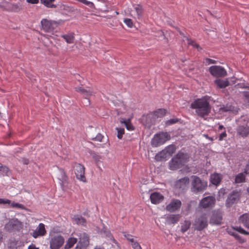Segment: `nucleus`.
<instances>
[{
	"mask_svg": "<svg viewBox=\"0 0 249 249\" xmlns=\"http://www.w3.org/2000/svg\"><path fill=\"white\" fill-rule=\"evenodd\" d=\"M77 242V239L74 237H70L66 241V243L65 245V249H71L75 244Z\"/></svg>",
	"mask_w": 249,
	"mask_h": 249,
	"instance_id": "28",
	"label": "nucleus"
},
{
	"mask_svg": "<svg viewBox=\"0 0 249 249\" xmlns=\"http://www.w3.org/2000/svg\"><path fill=\"white\" fill-rule=\"evenodd\" d=\"M124 235L127 239V240L130 241L131 243L134 241L132 235L126 233H124Z\"/></svg>",
	"mask_w": 249,
	"mask_h": 249,
	"instance_id": "54",
	"label": "nucleus"
},
{
	"mask_svg": "<svg viewBox=\"0 0 249 249\" xmlns=\"http://www.w3.org/2000/svg\"><path fill=\"white\" fill-rule=\"evenodd\" d=\"M180 217L179 214H171L166 217V221L169 224H175L179 221Z\"/></svg>",
	"mask_w": 249,
	"mask_h": 249,
	"instance_id": "25",
	"label": "nucleus"
},
{
	"mask_svg": "<svg viewBox=\"0 0 249 249\" xmlns=\"http://www.w3.org/2000/svg\"><path fill=\"white\" fill-rule=\"evenodd\" d=\"M94 249H105V248L103 247L100 246H96L95 247Z\"/></svg>",
	"mask_w": 249,
	"mask_h": 249,
	"instance_id": "59",
	"label": "nucleus"
},
{
	"mask_svg": "<svg viewBox=\"0 0 249 249\" xmlns=\"http://www.w3.org/2000/svg\"><path fill=\"white\" fill-rule=\"evenodd\" d=\"M62 37H63L68 44L73 43L75 38L73 33L63 35L62 36Z\"/></svg>",
	"mask_w": 249,
	"mask_h": 249,
	"instance_id": "30",
	"label": "nucleus"
},
{
	"mask_svg": "<svg viewBox=\"0 0 249 249\" xmlns=\"http://www.w3.org/2000/svg\"><path fill=\"white\" fill-rule=\"evenodd\" d=\"M166 112V109L160 108L154 112V116L157 118H161L165 115Z\"/></svg>",
	"mask_w": 249,
	"mask_h": 249,
	"instance_id": "33",
	"label": "nucleus"
},
{
	"mask_svg": "<svg viewBox=\"0 0 249 249\" xmlns=\"http://www.w3.org/2000/svg\"><path fill=\"white\" fill-rule=\"evenodd\" d=\"M192 222L190 220H185L180 223V231L182 233L187 231L190 228Z\"/></svg>",
	"mask_w": 249,
	"mask_h": 249,
	"instance_id": "27",
	"label": "nucleus"
},
{
	"mask_svg": "<svg viewBox=\"0 0 249 249\" xmlns=\"http://www.w3.org/2000/svg\"><path fill=\"white\" fill-rule=\"evenodd\" d=\"M188 43L189 45H192L195 48L197 49L198 50H200L202 48L197 44L195 41L192 40L191 38H187Z\"/></svg>",
	"mask_w": 249,
	"mask_h": 249,
	"instance_id": "40",
	"label": "nucleus"
},
{
	"mask_svg": "<svg viewBox=\"0 0 249 249\" xmlns=\"http://www.w3.org/2000/svg\"><path fill=\"white\" fill-rule=\"evenodd\" d=\"M222 220V213L219 211H214L210 219V223L220 225Z\"/></svg>",
	"mask_w": 249,
	"mask_h": 249,
	"instance_id": "16",
	"label": "nucleus"
},
{
	"mask_svg": "<svg viewBox=\"0 0 249 249\" xmlns=\"http://www.w3.org/2000/svg\"><path fill=\"white\" fill-rule=\"evenodd\" d=\"M206 138H207L208 139H209V140H211V141H213V139L212 138H211V137H208V136H206Z\"/></svg>",
	"mask_w": 249,
	"mask_h": 249,
	"instance_id": "62",
	"label": "nucleus"
},
{
	"mask_svg": "<svg viewBox=\"0 0 249 249\" xmlns=\"http://www.w3.org/2000/svg\"><path fill=\"white\" fill-rule=\"evenodd\" d=\"M124 22L129 28H132L133 26V21L130 18H124Z\"/></svg>",
	"mask_w": 249,
	"mask_h": 249,
	"instance_id": "46",
	"label": "nucleus"
},
{
	"mask_svg": "<svg viewBox=\"0 0 249 249\" xmlns=\"http://www.w3.org/2000/svg\"><path fill=\"white\" fill-rule=\"evenodd\" d=\"M164 199V196L158 192H153L151 194L150 199L151 203L153 204H158L162 202Z\"/></svg>",
	"mask_w": 249,
	"mask_h": 249,
	"instance_id": "17",
	"label": "nucleus"
},
{
	"mask_svg": "<svg viewBox=\"0 0 249 249\" xmlns=\"http://www.w3.org/2000/svg\"><path fill=\"white\" fill-rule=\"evenodd\" d=\"M9 172V168L3 165L0 163V176H5L7 175Z\"/></svg>",
	"mask_w": 249,
	"mask_h": 249,
	"instance_id": "37",
	"label": "nucleus"
},
{
	"mask_svg": "<svg viewBox=\"0 0 249 249\" xmlns=\"http://www.w3.org/2000/svg\"><path fill=\"white\" fill-rule=\"evenodd\" d=\"M209 72L213 76L215 77H224L227 75V71L221 66H212L209 68Z\"/></svg>",
	"mask_w": 249,
	"mask_h": 249,
	"instance_id": "11",
	"label": "nucleus"
},
{
	"mask_svg": "<svg viewBox=\"0 0 249 249\" xmlns=\"http://www.w3.org/2000/svg\"><path fill=\"white\" fill-rule=\"evenodd\" d=\"M247 191L248 193L249 194V187L247 188Z\"/></svg>",
	"mask_w": 249,
	"mask_h": 249,
	"instance_id": "64",
	"label": "nucleus"
},
{
	"mask_svg": "<svg viewBox=\"0 0 249 249\" xmlns=\"http://www.w3.org/2000/svg\"><path fill=\"white\" fill-rule=\"evenodd\" d=\"M117 130V137L119 139H121L123 137V135L124 134V128H116Z\"/></svg>",
	"mask_w": 249,
	"mask_h": 249,
	"instance_id": "44",
	"label": "nucleus"
},
{
	"mask_svg": "<svg viewBox=\"0 0 249 249\" xmlns=\"http://www.w3.org/2000/svg\"><path fill=\"white\" fill-rule=\"evenodd\" d=\"M169 156L166 154L164 150H162L159 152L155 156V159L156 161H160L162 160H166L169 158Z\"/></svg>",
	"mask_w": 249,
	"mask_h": 249,
	"instance_id": "23",
	"label": "nucleus"
},
{
	"mask_svg": "<svg viewBox=\"0 0 249 249\" xmlns=\"http://www.w3.org/2000/svg\"><path fill=\"white\" fill-rule=\"evenodd\" d=\"M120 123L122 124H124L128 130L130 131L134 130V127L131 123L130 119L126 120L124 118H122L120 120Z\"/></svg>",
	"mask_w": 249,
	"mask_h": 249,
	"instance_id": "29",
	"label": "nucleus"
},
{
	"mask_svg": "<svg viewBox=\"0 0 249 249\" xmlns=\"http://www.w3.org/2000/svg\"><path fill=\"white\" fill-rule=\"evenodd\" d=\"M11 204V200L7 199L0 198V204Z\"/></svg>",
	"mask_w": 249,
	"mask_h": 249,
	"instance_id": "51",
	"label": "nucleus"
},
{
	"mask_svg": "<svg viewBox=\"0 0 249 249\" xmlns=\"http://www.w3.org/2000/svg\"><path fill=\"white\" fill-rule=\"evenodd\" d=\"M234 230L238 231L239 232L243 234H245V235H248L249 234V232L246 231L244 229H243L242 227H238V226H236V227H233L232 228Z\"/></svg>",
	"mask_w": 249,
	"mask_h": 249,
	"instance_id": "43",
	"label": "nucleus"
},
{
	"mask_svg": "<svg viewBox=\"0 0 249 249\" xmlns=\"http://www.w3.org/2000/svg\"><path fill=\"white\" fill-rule=\"evenodd\" d=\"M22 228V223L17 218H13L9 220L4 226L5 231L8 232L19 231Z\"/></svg>",
	"mask_w": 249,
	"mask_h": 249,
	"instance_id": "6",
	"label": "nucleus"
},
{
	"mask_svg": "<svg viewBox=\"0 0 249 249\" xmlns=\"http://www.w3.org/2000/svg\"><path fill=\"white\" fill-rule=\"evenodd\" d=\"M205 62L208 64L210 65L211 64H216V61L213 59H212L210 58H207L205 59Z\"/></svg>",
	"mask_w": 249,
	"mask_h": 249,
	"instance_id": "52",
	"label": "nucleus"
},
{
	"mask_svg": "<svg viewBox=\"0 0 249 249\" xmlns=\"http://www.w3.org/2000/svg\"><path fill=\"white\" fill-rule=\"evenodd\" d=\"M189 157L187 154L178 152L169 162V168L174 170L180 168L189 160Z\"/></svg>",
	"mask_w": 249,
	"mask_h": 249,
	"instance_id": "2",
	"label": "nucleus"
},
{
	"mask_svg": "<svg viewBox=\"0 0 249 249\" xmlns=\"http://www.w3.org/2000/svg\"><path fill=\"white\" fill-rule=\"evenodd\" d=\"M215 84L220 89H224L229 85L227 79H217L214 81Z\"/></svg>",
	"mask_w": 249,
	"mask_h": 249,
	"instance_id": "24",
	"label": "nucleus"
},
{
	"mask_svg": "<svg viewBox=\"0 0 249 249\" xmlns=\"http://www.w3.org/2000/svg\"><path fill=\"white\" fill-rule=\"evenodd\" d=\"M164 150L169 157H170L175 152L176 148L175 145L171 144L167 146Z\"/></svg>",
	"mask_w": 249,
	"mask_h": 249,
	"instance_id": "31",
	"label": "nucleus"
},
{
	"mask_svg": "<svg viewBox=\"0 0 249 249\" xmlns=\"http://www.w3.org/2000/svg\"><path fill=\"white\" fill-rule=\"evenodd\" d=\"M28 249H39L38 248H36L35 245L32 244L28 247Z\"/></svg>",
	"mask_w": 249,
	"mask_h": 249,
	"instance_id": "57",
	"label": "nucleus"
},
{
	"mask_svg": "<svg viewBox=\"0 0 249 249\" xmlns=\"http://www.w3.org/2000/svg\"><path fill=\"white\" fill-rule=\"evenodd\" d=\"M208 186L207 181L201 179L196 176L191 177V190L195 194L202 192L205 191Z\"/></svg>",
	"mask_w": 249,
	"mask_h": 249,
	"instance_id": "3",
	"label": "nucleus"
},
{
	"mask_svg": "<svg viewBox=\"0 0 249 249\" xmlns=\"http://www.w3.org/2000/svg\"><path fill=\"white\" fill-rule=\"evenodd\" d=\"M208 226V219L206 214H202L199 217L196 218L193 226L194 229L197 231H202Z\"/></svg>",
	"mask_w": 249,
	"mask_h": 249,
	"instance_id": "7",
	"label": "nucleus"
},
{
	"mask_svg": "<svg viewBox=\"0 0 249 249\" xmlns=\"http://www.w3.org/2000/svg\"><path fill=\"white\" fill-rule=\"evenodd\" d=\"M189 183V178L185 177L179 179L176 183V187L179 189H184Z\"/></svg>",
	"mask_w": 249,
	"mask_h": 249,
	"instance_id": "18",
	"label": "nucleus"
},
{
	"mask_svg": "<svg viewBox=\"0 0 249 249\" xmlns=\"http://www.w3.org/2000/svg\"><path fill=\"white\" fill-rule=\"evenodd\" d=\"M219 128V130H221V129H225V128L224 127L223 125H220L219 126V128Z\"/></svg>",
	"mask_w": 249,
	"mask_h": 249,
	"instance_id": "60",
	"label": "nucleus"
},
{
	"mask_svg": "<svg viewBox=\"0 0 249 249\" xmlns=\"http://www.w3.org/2000/svg\"><path fill=\"white\" fill-rule=\"evenodd\" d=\"M180 200L174 199L166 206V210L169 212H174L178 210L181 206Z\"/></svg>",
	"mask_w": 249,
	"mask_h": 249,
	"instance_id": "12",
	"label": "nucleus"
},
{
	"mask_svg": "<svg viewBox=\"0 0 249 249\" xmlns=\"http://www.w3.org/2000/svg\"><path fill=\"white\" fill-rule=\"evenodd\" d=\"M62 20L58 21L48 20L47 19H42L41 21V24L42 29L47 32H51L53 31L56 27L60 25Z\"/></svg>",
	"mask_w": 249,
	"mask_h": 249,
	"instance_id": "5",
	"label": "nucleus"
},
{
	"mask_svg": "<svg viewBox=\"0 0 249 249\" xmlns=\"http://www.w3.org/2000/svg\"><path fill=\"white\" fill-rule=\"evenodd\" d=\"M74 168L76 178L81 181L86 182V178L85 176V168L84 165L80 163H75Z\"/></svg>",
	"mask_w": 249,
	"mask_h": 249,
	"instance_id": "9",
	"label": "nucleus"
},
{
	"mask_svg": "<svg viewBox=\"0 0 249 249\" xmlns=\"http://www.w3.org/2000/svg\"><path fill=\"white\" fill-rule=\"evenodd\" d=\"M78 236L79 240L77 245L80 246L81 248L86 249L89 243V236L86 233L83 232L80 233Z\"/></svg>",
	"mask_w": 249,
	"mask_h": 249,
	"instance_id": "13",
	"label": "nucleus"
},
{
	"mask_svg": "<svg viewBox=\"0 0 249 249\" xmlns=\"http://www.w3.org/2000/svg\"><path fill=\"white\" fill-rule=\"evenodd\" d=\"M239 198V194L238 192L233 191L227 200V204L229 205L232 204L238 200Z\"/></svg>",
	"mask_w": 249,
	"mask_h": 249,
	"instance_id": "20",
	"label": "nucleus"
},
{
	"mask_svg": "<svg viewBox=\"0 0 249 249\" xmlns=\"http://www.w3.org/2000/svg\"><path fill=\"white\" fill-rule=\"evenodd\" d=\"M72 221L78 225H85L86 220L85 218L80 215H75L72 218Z\"/></svg>",
	"mask_w": 249,
	"mask_h": 249,
	"instance_id": "26",
	"label": "nucleus"
},
{
	"mask_svg": "<svg viewBox=\"0 0 249 249\" xmlns=\"http://www.w3.org/2000/svg\"><path fill=\"white\" fill-rule=\"evenodd\" d=\"M104 138V136L101 134L100 133H98L95 137L93 138L92 139L93 141H98V142H102V140Z\"/></svg>",
	"mask_w": 249,
	"mask_h": 249,
	"instance_id": "48",
	"label": "nucleus"
},
{
	"mask_svg": "<svg viewBox=\"0 0 249 249\" xmlns=\"http://www.w3.org/2000/svg\"><path fill=\"white\" fill-rule=\"evenodd\" d=\"M227 137V133L225 130L223 132L221 133L219 136L218 140L219 141H223Z\"/></svg>",
	"mask_w": 249,
	"mask_h": 249,
	"instance_id": "53",
	"label": "nucleus"
},
{
	"mask_svg": "<svg viewBox=\"0 0 249 249\" xmlns=\"http://www.w3.org/2000/svg\"><path fill=\"white\" fill-rule=\"evenodd\" d=\"M41 3L50 8H55L56 5L53 4L55 0H40Z\"/></svg>",
	"mask_w": 249,
	"mask_h": 249,
	"instance_id": "34",
	"label": "nucleus"
},
{
	"mask_svg": "<svg viewBox=\"0 0 249 249\" xmlns=\"http://www.w3.org/2000/svg\"><path fill=\"white\" fill-rule=\"evenodd\" d=\"M244 96L249 102V92H245Z\"/></svg>",
	"mask_w": 249,
	"mask_h": 249,
	"instance_id": "58",
	"label": "nucleus"
},
{
	"mask_svg": "<svg viewBox=\"0 0 249 249\" xmlns=\"http://www.w3.org/2000/svg\"><path fill=\"white\" fill-rule=\"evenodd\" d=\"M239 222L249 229V214L245 213L241 215L239 218Z\"/></svg>",
	"mask_w": 249,
	"mask_h": 249,
	"instance_id": "22",
	"label": "nucleus"
},
{
	"mask_svg": "<svg viewBox=\"0 0 249 249\" xmlns=\"http://www.w3.org/2000/svg\"><path fill=\"white\" fill-rule=\"evenodd\" d=\"M222 179V176L220 174L214 173L211 175L210 181L212 184L218 186L220 184Z\"/></svg>",
	"mask_w": 249,
	"mask_h": 249,
	"instance_id": "19",
	"label": "nucleus"
},
{
	"mask_svg": "<svg viewBox=\"0 0 249 249\" xmlns=\"http://www.w3.org/2000/svg\"><path fill=\"white\" fill-rule=\"evenodd\" d=\"M75 90L81 93L86 99L93 94V91L91 89H85L81 87L75 88Z\"/></svg>",
	"mask_w": 249,
	"mask_h": 249,
	"instance_id": "21",
	"label": "nucleus"
},
{
	"mask_svg": "<svg viewBox=\"0 0 249 249\" xmlns=\"http://www.w3.org/2000/svg\"><path fill=\"white\" fill-rule=\"evenodd\" d=\"M83 249V248H81V247L78 245L76 246V247L75 248V249Z\"/></svg>",
	"mask_w": 249,
	"mask_h": 249,
	"instance_id": "61",
	"label": "nucleus"
},
{
	"mask_svg": "<svg viewBox=\"0 0 249 249\" xmlns=\"http://www.w3.org/2000/svg\"><path fill=\"white\" fill-rule=\"evenodd\" d=\"M29 161L28 160H25L24 161V163L25 164H27L28 163Z\"/></svg>",
	"mask_w": 249,
	"mask_h": 249,
	"instance_id": "63",
	"label": "nucleus"
},
{
	"mask_svg": "<svg viewBox=\"0 0 249 249\" xmlns=\"http://www.w3.org/2000/svg\"><path fill=\"white\" fill-rule=\"evenodd\" d=\"M64 243V238L60 235H55L51 237L50 240L51 249H59Z\"/></svg>",
	"mask_w": 249,
	"mask_h": 249,
	"instance_id": "8",
	"label": "nucleus"
},
{
	"mask_svg": "<svg viewBox=\"0 0 249 249\" xmlns=\"http://www.w3.org/2000/svg\"><path fill=\"white\" fill-rule=\"evenodd\" d=\"M131 246L134 249H142L138 242L134 240L131 242Z\"/></svg>",
	"mask_w": 249,
	"mask_h": 249,
	"instance_id": "47",
	"label": "nucleus"
},
{
	"mask_svg": "<svg viewBox=\"0 0 249 249\" xmlns=\"http://www.w3.org/2000/svg\"><path fill=\"white\" fill-rule=\"evenodd\" d=\"M246 176L243 173L238 174L235 176V183H242L245 181Z\"/></svg>",
	"mask_w": 249,
	"mask_h": 249,
	"instance_id": "32",
	"label": "nucleus"
},
{
	"mask_svg": "<svg viewBox=\"0 0 249 249\" xmlns=\"http://www.w3.org/2000/svg\"><path fill=\"white\" fill-rule=\"evenodd\" d=\"M237 135L239 137L246 138L249 136V126L247 125H239L236 128Z\"/></svg>",
	"mask_w": 249,
	"mask_h": 249,
	"instance_id": "15",
	"label": "nucleus"
},
{
	"mask_svg": "<svg viewBox=\"0 0 249 249\" xmlns=\"http://www.w3.org/2000/svg\"><path fill=\"white\" fill-rule=\"evenodd\" d=\"M47 231L45 229V225L43 223H40L36 229L33 231L31 235L34 238H37L38 237L45 235Z\"/></svg>",
	"mask_w": 249,
	"mask_h": 249,
	"instance_id": "14",
	"label": "nucleus"
},
{
	"mask_svg": "<svg viewBox=\"0 0 249 249\" xmlns=\"http://www.w3.org/2000/svg\"><path fill=\"white\" fill-rule=\"evenodd\" d=\"M92 158L97 165L102 162L104 160V157L103 156L96 153L93 155Z\"/></svg>",
	"mask_w": 249,
	"mask_h": 249,
	"instance_id": "35",
	"label": "nucleus"
},
{
	"mask_svg": "<svg viewBox=\"0 0 249 249\" xmlns=\"http://www.w3.org/2000/svg\"><path fill=\"white\" fill-rule=\"evenodd\" d=\"M20 244V242L18 241H14L11 242L10 244V247L12 248V249H18L17 246H15V245H17L18 244Z\"/></svg>",
	"mask_w": 249,
	"mask_h": 249,
	"instance_id": "50",
	"label": "nucleus"
},
{
	"mask_svg": "<svg viewBox=\"0 0 249 249\" xmlns=\"http://www.w3.org/2000/svg\"><path fill=\"white\" fill-rule=\"evenodd\" d=\"M10 10L14 12H18L21 9V6L18 4H10Z\"/></svg>",
	"mask_w": 249,
	"mask_h": 249,
	"instance_id": "39",
	"label": "nucleus"
},
{
	"mask_svg": "<svg viewBox=\"0 0 249 249\" xmlns=\"http://www.w3.org/2000/svg\"><path fill=\"white\" fill-rule=\"evenodd\" d=\"M171 138L170 135L167 132H161L155 134L151 141V144L158 147L164 144Z\"/></svg>",
	"mask_w": 249,
	"mask_h": 249,
	"instance_id": "4",
	"label": "nucleus"
},
{
	"mask_svg": "<svg viewBox=\"0 0 249 249\" xmlns=\"http://www.w3.org/2000/svg\"><path fill=\"white\" fill-rule=\"evenodd\" d=\"M26 1L31 4H37L39 2V0H26Z\"/></svg>",
	"mask_w": 249,
	"mask_h": 249,
	"instance_id": "55",
	"label": "nucleus"
},
{
	"mask_svg": "<svg viewBox=\"0 0 249 249\" xmlns=\"http://www.w3.org/2000/svg\"><path fill=\"white\" fill-rule=\"evenodd\" d=\"M76 1L82 3L83 4L89 6V7L91 8H93L95 7V5L94 3L91 1H89L87 0H76Z\"/></svg>",
	"mask_w": 249,
	"mask_h": 249,
	"instance_id": "41",
	"label": "nucleus"
},
{
	"mask_svg": "<svg viewBox=\"0 0 249 249\" xmlns=\"http://www.w3.org/2000/svg\"><path fill=\"white\" fill-rule=\"evenodd\" d=\"M178 121H179V120L177 118L171 119L169 120H167L165 122V124L166 125H170L171 124H173L178 123Z\"/></svg>",
	"mask_w": 249,
	"mask_h": 249,
	"instance_id": "45",
	"label": "nucleus"
},
{
	"mask_svg": "<svg viewBox=\"0 0 249 249\" xmlns=\"http://www.w3.org/2000/svg\"><path fill=\"white\" fill-rule=\"evenodd\" d=\"M229 233L231 235L233 236L240 243H243L245 242V240L242 237H241L237 233L231 232H229Z\"/></svg>",
	"mask_w": 249,
	"mask_h": 249,
	"instance_id": "42",
	"label": "nucleus"
},
{
	"mask_svg": "<svg viewBox=\"0 0 249 249\" xmlns=\"http://www.w3.org/2000/svg\"><path fill=\"white\" fill-rule=\"evenodd\" d=\"M215 199L213 196H208L202 198L199 203V207L204 208H212L215 203Z\"/></svg>",
	"mask_w": 249,
	"mask_h": 249,
	"instance_id": "10",
	"label": "nucleus"
},
{
	"mask_svg": "<svg viewBox=\"0 0 249 249\" xmlns=\"http://www.w3.org/2000/svg\"><path fill=\"white\" fill-rule=\"evenodd\" d=\"M61 173H62V183L64 184L65 183L67 182L68 177H67V175H66L65 172L63 170H62L61 171Z\"/></svg>",
	"mask_w": 249,
	"mask_h": 249,
	"instance_id": "49",
	"label": "nucleus"
},
{
	"mask_svg": "<svg viewBox=\"0 0 249 249\" xmlns=\"http://www.w3.org/2000/svg\"><path fill=\"white\" fill-rule=\"evenodd\" d=\"M10 207L12 208H16L17 209H20L21 210H26V207L21 204H19L18 203H16L15 202H11V204H10Z\"/></svg>",
	"mask_w": 249,
	"mask_h": 249,
	"instance_id": "38",
	"label": "nucleus"
},
{
	"mask_svg": "<svg viewBox=\"0 0 249 249\" xmlns=\"http://www.w3.org/2000/svg\"><path fill=\"white\" fill-rule=\"evenodd\" d=\"M244 172L246 174H249V163L246 166Z\"/></svg>",
	"mask_w": 249,
	"mask_h": 249,
	"instance_id": "56",
	"label": "nucleus"
},
{
	"mask_svg": "<svg viewBox=\"0 0 249 249\" xmlns=\"http://www.w3.org/2000/svg\"><path fill=\"white\" fill-rule=\"evenodd\" d=\"M134 9L137 12V16L138 18H140L142 17L143 14V8L142 6L140 5H136L134 6Z\"/></svg>",
	"mask_w": 249,
	"mask_h": 249,
	"instance_id": "36",
	"label": "nucleus"
},
{
	"mask_svg": "<svg viewBox=\"0 0 249 249\" xmlns=\"http://www.w3.org/2000/svg\"><path fill=\"white\" fill-rule=\"evenodd\" d=\"M190 107L195 109L196 113L198 116L204 118L208 115L211 111L210 97L206 96L201 98L196 99L191 103Z\"/></svg>",
	"mask_w": 249,
	"mask_h": 249,
	"instance_id": "1",
	"label": "nucleus"
}]
</instances>
